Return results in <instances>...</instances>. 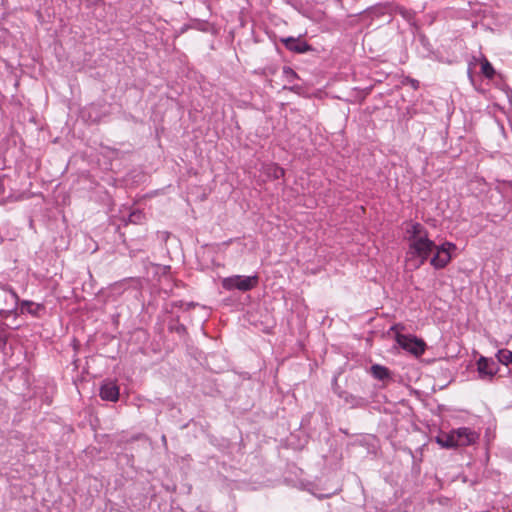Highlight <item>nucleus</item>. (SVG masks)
I'll return each mask as SVG.
<instances>
[{
    "label": "nucleus",
    "instance_id": "nucleus-1",
    "mask_svg": "<svg viewBox=\"0 0 512 512\" xmlns=\"http://www.w3.org/2000/svg\"><path fill=\"white\" fill-rule=\"evenodd\" d=\"M405 238L408 242L406 266L416 270L428 260L436 244L429 238L427 229L418 222L405 223Z\"/></svg>",
    "mask_w": 512,
    "mask_h": 512
},
{
    "label": "nucleus",
    "instance_id": "nucleus-2",
    "mask_svg": "<svg viewBox=\"0 0 512 512\" xmlns=\"http://www.w3.org/2000/svg\"><path fill=\"white\" fill-rule=\"evenodd\" d=\"M259 284V276L257 274L252 276H242V275H233L230 277L223 278L221 281L222 287L227 290H239L242 292H247Z\"/></svg>",
    "mask_w": 512,
    "mask_h": 512
},
{
    "label": "nucleus",
    "instance_id": "nucleus-3",
    "mask_svg": "<svg viewBox=\"0 0 512 512\" xmlns=\"http://www.w3.org/2000/svg\"><path fill=\"white\" fill-rule=\"evenodd\" d=\"M398 345L415 357H420L426 350V343L416 336L405 335L397 332L395 336Z\"/></svg>",
    "mask_w": 512,
    "mask_h": 512
},
{
    "label": "nucleus",
    "instance_id": "nucleus-4",
    "mask_svg": "<svg viewBox=\"0 0 512 512\" xmlns=\"http://www.w3.org/2000/svg\"><path fill=\"white\" fill-rule=\"evenodd\" d=\"M456 249V245L451 242H445L434 248L435 255L431 258L430 264L436 269H442L451 261V251Z\"/></svg>",
    "mask_w": 512,
    "mask_h": 512
},
{
    "label": "nucleus",
    "instance_id": "nucleus-5",
    "mask_svg": "<svg viewBox=\"0 0 512 512\" xmlns=\"http://www.w3.org/2000/svg\"><path fill=\"white\" fill-rule=\"evenodd\" d=\"M456 447H465L474 444L478 439V434L470 428L462 427L453 430Z\"/></svg>",
    "mask_w": 512,
    "mask_h": 512
},
{
    "label": "nucleus",
    "instance_id": "nucleus-6",
    "mask_svg": "<svg viewBox=\"0 0 512 512\" xmlns=\"http://www.w3.org/2000/svg\"><path fill=\"white\" fill-rule=\"evenodd\" d=\"M477 370L479 373V376L481 379H488L491 380L494 375L497 373V368L495 363L484 357L481 356L477 361Z\"/></svg>",
    "mask_w": 512,
    "mask_h": 512
},
{
    "label": "nucleus",
    "instance_id": "nucleus-7",
    "mask_svg": "<svg viewBox=\"0 0 512 512\" xmlns=\"http://www.w3.org/2000/svg\"><path fill=\"white\" fill-rule=\"evenodd\" d=\"M100 397L102 400L116 402L119 399V386L116 381H105L100 387Z\"/></svg>",
    "mask_w": 512,
    "mask_h": 512
},
{
    "label": "nucleus",
    "instance_id": "nucleus-8",
    "mask_svg": "<svg viewBox=\"0 0 512 512\" xmlns=\"http://www.w3.org/2000/svg\"><path fill=\"white\" fill-rule=\"evenodd\" d=\"M282 43L287 49L296 53H304L310 50V46L305 41L293 37L282 39Z\"/></svg>",
    "mask_w": 512,
    "mask_h": 512
},
{
    "label": "nucleus",
    "instance_id": "nucleus-9",
    "mask_svg": "<svg viewBox=\"0 0 512 512\" xmlns=\"http://www.w3.org/2000/svg\"><path fill=\"white\" fill-rule=\"evenodd\" d=\"M261 171L270 180L280 179L285 175V170L276 163L262 165Z\"/></svg>",
    "mask_w": 512,
    "mask_h": 512
},
{
    "label": "nucleus",
    "instance_id": "nucleus-10",
    "mask_svg": "<svg viewBox=\"0 0 512 512\" xmlns=\"http://www.w3.org/2000/svg\"><path fill=\"white\" fill-rule=\"evenodd\" d=\"M436 442L443 448H455V438L453 430L449 433H441L436 437Z\"/></svg>",
    "mask_w": 512,
    "mask_h": 512
},
{
    "label": "nucleus",
    "instance_id": "nucleus-11",
    "mask_svg": "<svg viewBox=\"0 0 512 512\" xmlns=\"http://www.w3.org/2000/svg\"><path fill=\"white\" fill-rule=\"evenodd\" d=\"M371 374L374 378L378 380H386L391 377L390 370L382 365L374 364L370 368Z\"/></svg>",
    "mask_w": 512,
    "mask_h": 512
},
{
    "label": "nucleus",
    "instance_id": "nucleus-12",
    "mask_svg": "<svg viewBox=\"0 0 512 512\" xmlns=\"http://www.w3.org/2000/svg\"><path fill=\"white\" fill-rule=\"evenodd\" d=\"M21 309L22 311H26L34 316H38L40 312L44 310V306L31 301H23Z\"/></svg>",
    "mask_w": 512,
    "mask_h": 512
},
{
    "label": "nucleus",
    "instance_id": "nucleus-13",
    "mask_svg": "<svg viewBox=\"0 0 512 512\" xmlns=\"http://www.w3.org/2000/svg\"><path fill=\"white\" fill-rule=\"evenodd\" d=\"M480 63H481L482 74L486 78L492 79L495 75V70H494L492 64L488 61V59L486 57H482Z\"/></svg>",
    "mask_w": 512,
    "mask_h": 512
},
{
    "label": "nucleus",
    "instance_id": "nucleus-14",
    "mask_svg": "<svg viewBox=\"0 0 512 512\" xmlns=\"http://www.w3.org/2000/svg\"><path fill=\"white\" fill-rule=\"evenodd\" d=\"M496 357L498 361L503 365L507 366L509 364H512V351L508 349H500L497 352Z\"/></svg>",
    "mask_w": 512,
    "mask_h": 512
},
{
    "label": "nucleus",
    "instance_id": "nucleus-15",
    "mask_svg": "<svg viewBox=\"0 0 512 512\" xmlns=\"http://www.w3.org/2000/svg\"><path fill=\"white\" fill-rule=\"evenodd\" d=\"M284 73L286 74L288 79H293V78L297 77V74L290 67H285L284 68Z\"/></svg>",
    "mask_w": 512,
    "mask_h": 512
},
{
    "label": "nucleus",
    "instance_id": "nucleus-16",
    "mask_svg": "<svg viewBox=\"0 0 512 512\" xmlns=\"http://www.w3.org/2000/svg\"><path fill=\"white\" fill-rule=\"evenodd\" d=\"M6 345V339L0 337V349H3Z\"/></svg>",
    "mask_w": 512,
    "mask_h": 512
},
{
    "label": "nucleus",
    "instance_id": "nucleus-17",
    "mask_svg": "<svg viewBox=\"0 0 512 512\" xmlns=\"http://www.w3.org/2000/svg\"><path fill=\"white\" fill-rule=\"evenodd\" d=\"M12 296H13L15 299H18V296H17V294H16V293H14V292H13V293H12Z\"/></svg>",
    "mask_w": 512,
    "mask_h": 512
},
{
    "label": "nucleus",
    "instance_id": "nucleus-18",
    "mask_svg": "<svg viewBox=\"0 0 512 512\" xmlns=\"http://www.w3.org/2000/svg\"><path fill=\"white\" fill-rule=\"evenodd\" d=\"M398 328V325L392 327V330H396Z\"/></svg>",
    "mask_w": 512,
    "mask_h": 512
}]
</instances>
